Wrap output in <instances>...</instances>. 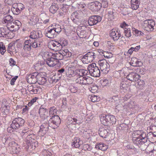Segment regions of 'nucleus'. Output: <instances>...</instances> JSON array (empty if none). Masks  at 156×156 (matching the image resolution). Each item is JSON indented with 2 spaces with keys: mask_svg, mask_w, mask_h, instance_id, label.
Instances as JSON below:
<instances>
[{
  "mask_svg": "<svg viewBox=\"0 0 156 156\" xmlns=\"http://www.w3.org/2000/svg\"><path fill=\"white\" fill-rule=\"evenodd\" d=\"M88 72L87 70L83 69H78L75 70L76 77L83 76L87 74Z\"/></svg>",
  "mask_w": 156,
  "mask_h": 156,
  "instance_id": "28",
  "label": "nucleus"
},
{
  "mask_svg": "<svg viewBox=\"0 0 156 156\" xmlns=\"http://www.w3.org/2000/svg\"><path fill=\"white\" fill-rule=\"evenodd\" d=\"M75 82L82 86L87 85L92 83L93 80L90 77L80 76L77 77Z\"/></svg>",
  "mask_w": 156,
  "mask_h": 156,
  "instance_id": "1",
  "label": "nucleus"
},
{
  "mask_svg": "<svg viewBox=\"0 0 156 156\" xmlns=\"http://www.w3.org/2000/svg\"><path fill=\"white\" fill-rule=\"evenodd\" d=\"M66 75L70 78L73 77H76L75 71H74L71 67L69 68L66 72Z\"/></svg>",
  "mask_w": 156,
  "mask_h": 156,
  "instance_id": "34",
  "label": "nucleus"
},
{
  "mask_svg": "<svg viewBox=\"0 0 156 156\" xmlns=\"http://www.w3.org/2000/svg\"><path fill=\"white\" fill-rule=\"evenodd\" d=\"M83 150L84 151L88 150L90 151L92 149V146L88 144H85L83 145L82 147Z\"/></svg>",
  "mask_w": 156,
  "mask_h": 156,
  "instance_id": "49",
  "label": "nucleus"
},
{
  "mask_svg": "<svg viewBox=\"0 0 156 156\" xmlns=\"http://www.w3.org/2000/svg\"><path fill=\"white\" fill-rule=\"evenodd\" d=\"M48 46L50 49L55 51H58L61 48V45L59 43L53 41L48 43Z\"/></svg>",
  "mask_w": 156,
  "mask_h": 156,
  "instance_id": "9",
  "label": "nucleus"
},
{
  "mask_svg": "<svg viewBox=\"0 0 156 156\" xmlns=\"http://www.w3.org/2000/svg\"><path fill=\"white\" fill-rule=\"evenodd\" d=\"M96 57V55L94 52H89L83 57V59L85 60L86 63L92 62Z\"/></svg>",
  "mask_w": 156,
  "mask_h": 156,
  "instance_id": "10",
  "label": "nucleus"
},
{
  "mask_svg": "<svg viewBox=\"0 0 156 156\" xmlns=\"http://www.w3.org/2000/svg\"><path fill=\"white\" fill-rule=\"evenodd\" d=\"M83 13L81 11H77L74 12L73 14V16H74L76 18L80 19L82 16Z\"/></svg>",
  "mask_w": 156,
  "mask_h": 156,
  "instance_id": "40",
  "label": "nucleus"
},
{
  "mask_svg": "<svg viewBox=\"0 0 156 156\" xmlns=\"http://www.w3.org/2000/svg\"><path fill=\"white\" fill-rule=\"evenodd\" d=\"M110 36L114 41H117L121 37V35L119 31L113 29L111 31Z\"/></svg>",
  "mask_w": 156,
  "mask_h": 156,
  "instance_id": "18",
  "label": "nucleus"
},
{
  "mask_svg": "<svg viewBox=\"0 0 156 156\" xmlns=\"http://www.w3.org/2000/svg\"><path fill=\"white\" fill-rule=\"evenodd\" d=\"M52 56L55 58V59H57L58 61L59 60L62 59L63 58L62 54L60 52V50L58 52L53 53Z\"/></svg>",
  "mask_w": 156,
  "mask_h": 156,
  "instance_id": "37",
  "label": "nucleus"
},
{
  "mask_svg": "<svg viewBox=\"0 0 156 156\" xmlns=\"http://www.w3.org/2000/svg\"><path fill=\"white\" fill-rule=\"evenodd\" d=\"M139 5L140 4H138L137 3L136 4L131 2V8L133 10L137 9L139 8Z\"/></svg>",
  "mask_w": 156,
  "mask_h": 156,
  "instance_id": "64",
  "label": "nucleus"
},
{
  "mask_svg": "<svg viewBox=\"0 0 156 156\" xmlns=\"http://www.w3.org/2000/svg\"><path fill=\"white\" fill-rule=\"evenodd\" d=\"M12 19V16L9 15H7L3 18L2 22L3 23L8 24L11 22V20Z\"/></svg>",
  "mask_w": 156,
  "mask_h": 156,
  "instance_id": "38",
  "label": "nucleus"
},
{
  "mask_svg": "<svg viewBox=\"0 0 156 156\" xmlns=\"http://www.w3.org/2000/svg\"><path fill=\"white\" fill-rule=\"evenodd\" d=\"M137 82V88L140 90H142L144 89L145 86V82L143 80H140L138 79Z\"/></svg>",
  "mask_w": 156,
  "mask_h": 156,
  "instance_id": "35",
  "label": "nucleus"
},
{
  "mask_svg": "<svg viewBox=\"0 0 156 156\" xmlns=\"http://www.w3.org/2000/svg\"><path fill=\"white\" fill-rule=\"evenodd\" d=\"M83 133L87 138H89L90 137V135L91 134V131L90 129H87L86 130H84Z\"/></svg>",
  "mask_w": 156,
  "mask_h": 156,
  "instance_id": "47",
  "label": "nucleus"
},
{
  "mask_svg": "<svg viewBox=\"0 0 156 156\" xmlns=\"http://www.w3.org/2000/svg\"><path fill=\"white\" fill-rule=\"evenodd\" d=\"M36 80L37 82L40 85L45 84L46 82V80L44 73H38Z\"/></svg>",
  "mask_w": 156,
  "mask_h": 156,
  "instance_id": "17",
  "label": "nucleus"
},
{
  "mask_svg": "<svg viewBox=\"0 0 156 156\" xmlns=\"http://www.w3.org/2000/svg\"><path fill=\"white\" fill-rule=\"evenodd\" d=\"M15 32L6 29L5 37L9 39L12 38L15 36Z\"/></svg>",
  "mask_w": 156,
  "mask_h": 156,
  "instance_id": "29",
  "label": "nucleus"
},
{
  "mask_svg": "<svg viewBox=\"0 0 156 156\" xmlns=\"http://www.w3.org/2000/svg\"><path fill=\"white\" fill-rule=\"evenodd\" d=\"M58 8L55 5H52L50 7L49 11L52 13H55L58 10Z\"/></svg>",
  "mask_w": 156,
  "mask_h": 156,
  "instance_id": "43",
  "label": "nucleus"
},
{
  "mask_svg": "<svg viewBox=\"0 0 156 156\" xmlns=\"http://www.w3.org/2000/svg\"><path fill=\"white\" fill-rule=\"evenodd\" d=\"M115 11L112 9H108L107 10L106 16L109 20H112L114 19L115 12Z\"/></svg>",
  "mask_w": 156,
  "mask_h": 156,
  "instance_id": "22",
  "label": "nucleus"
},
{
  "mask_svg": "<svg viewBox=\"0 0 156 156\" xmlns=\"http://www.w3.org/2000/svg\"><path fill=\"white\" fill-rule=\"evenodd\" d=\"M52 55L53 53H52L45 51L43 53L42 57L44 59H46L47 60L48 58H50V57L51 56H52Z\"/></svg>",
  "mask_w": 156,
  "mask_h": 156,
  "instance_id": "45",
  "label": "nucleus"
},
{
  "mask_svg": "<svg viewBox=\"0 0 156 156\" xmlns=\"http://www.w3.org/2000/svg\"><path fill=\"white\" fill-rule=\"evenodd\" d=\"M98 52L100 53H102L103 54V55L106 58H110L112 57L113 56L112 54L110 52H103V51H101L100 50H98Z\"/></svg>",
  "mask_w": 156,
  "mask_h": 156,
  "instance_id": "39",
  "label": "nucleus"
},
{
  "mask_svg": "<svg viewBox=\"0 0 156 156\" xmlns=\"http://www.w3.org/2000/svg\"><path fill=\"white\" fill-rule=\"evenodd\" d=\"M38 99V98L37 97H35L33 98L31 100L29 101L27 105L29 106H31L32 105H33L34 103Z\"/></svg>",
  "mask_w": 156,
  "mask_h": 156,
  "instance_id": "59",
  "label": "nucleus"
},
{
  "mask_svg": "<svg viewBox=\"0 0 156 156\" xmlns=\"http://www.w3.org/2000/svg\"><path fill=\"white\" fill-rule=\"evenodd\" d=\"M49 123H52L55 127H58L61 123V119L57 115H54L51 118L49 121Z\"/></svg>",
  "mask_w": 156,
  "mask_h": 156,
  "instance_id": "12",
  "label": "nucleus"
},
{
  "mask_svg": "<svg viewBox=\"0 0 156 156\" xmlns=\"http://www.w3.org/2000/svg\"><path fill=\"white\" fill-rule=\"evenodd\" d=\"M100 121L104 126H108V121L107 120V115H101L100 116Z\"/></svg>",
  "mask_w": 156,
  "mask_h": 156,
  "instance_id": "33",
  "label": "nucleus"
},
{
  "mask_svg": "<svg viewBox=\"0 0 156 156\" xmlns=\"http://www.w3.org/2000/svg\"><path fill=\"white\" fill-rule=\"evenodd\" d=\"M150 132L153 133L154 135H156V126L151 125L149 127Z\"/></svg>",
  "mask_w": 156,
  "mask_h": 156,
  "instance_id": "54",
  "label": "nucleus"
},
{
  "mask_svg": "<svg viewBox=\"0 0 156 156\" xmlns=\"http://www.w3.org/2000/svg\"><path fill=\"white\" fill-rule=\"evenodd\" d=\"M12 11L13 14L16 15L18 14L21 12V11L18 8V7H17L16 5H14V4H13L12 5Z\"/></svg>",
  "mask_w": 156,
  "mask_h": 156,
  "instance_id": "44",
  "label": "nucleus"
},
{
  "mask_svg": "<svg viewBox=\"0 0 156 156\" xmlns=\"http://www.w3.org/2000/svg\"><path fill=\"white\" fill-rule=\"evenodd\" d=\"M88 8L94 12H98L101 7V3L98 1L92 2L87 5Z\"/></svg>",
  "mask_w": 156,
  "mask_h": 156,
  "instance_id": "7",
  "label": "nucleus"
},
{
  "mask_svg": "<svg viewBox=\"0 0 156 156\" xmlns=\"http://www.w3.org/2000/svg\"><path fill=\"white\" fill-rule=\"evenodd\" d=\"M98 133L99 135L103 138H106L108 135V131L104 127H100Z\"/></svg>",
  "mask_w": 156,
  "mask_h": 156,
  "instance_id": "30",
  "label": "nucleus"
},
{
  "mask_svg": "<svg viewBox=\"0 0 156 156\" xmlns=\"http://www.w3.org/2000/svg\"><path fill=\"white\" fill-rule=\"evenodd\" d=\"M125 35L127 37H129L131 36V30L130 28H126L124 30Z\"/></svg>",
  "mask_w": 156,
  "mask_h": 156,
  "instance_id": "48",
  "label": "nucleus"
},
{
  "mask_svg": "<svg viewBox=\"0 0 156 156\" xmlns=\"http://www.w3.org/2000/svg\"><path fill=\"white\" fill-rule=\"evenodd\" d=\"M60 52L62 54L63 57L66 58L70 57L71 56V53L69 52L67 49H65L64 50H60Z\"/></svg>",
  "mask_w": 156,
  "mask_h": 156,
  "instance_id": "36",
  "label": "nucleus"
},
{
  "mask_svg": "<svg viewBox=\"0 0 156 156\" xmlns=\"http://www.w3.org/2000/svg\"><path fill=\"white\" fill-rule=\"evenodd\" d=\"M130 63L131 66L135 67L140 66L142 65L141 61H139L136 58L134 57L132 58Z\"/></svg>",
  "mask_w": 156,
  "mask_h": 156,
  "instance_id": "23",
  "label": "nucleus"
},
{
  "mask_svg": "<svg viewBox=\"0 0 156 156\" xmlns=\"http://www.w3.org/2000/svg\"><path fill=\"white\" fill-rule=\"evenodd\" d=\"M134 33L135 35L137 36H143L144 34L143 32L137 29H135L134 30Z\"/></svg>",
  "mask_w": 156,
  "mask_h": 156,
  "instance_id": "53",
  "label": "nucleus"
},
{
  "mask_svg": "<svg viewBox=\"0 0 156 156\" xmlns=\"http://www.w3.org/2000/svg\"><path fill=\"white\" fill-rule=\"evenodd\" d=\"M38 74L37 72L30 74L28 77V81L31 83H34L36 82V80H37Z\"/></svg>",
  "mask_w": 156,
  "mask_h": 156,
  "instance_id": "26",
  "label": "nucleus"
},
{
  "mask_svg": "<svg viewBox=\"0 0 156 156\" xmlns=\"http://www.w3.org/2000/svg\"><path fill=\"white\" fill-rule=\"evenodd\" d=\"M95 148L103 151H105L108 148V146L103 143L100 142L97 143Z\"/></svg>",
  "mask_w": 156,
  "mask_h": 156,
  "instance_id": "25",
  "label": "nucleus"
},
{
  "mask_svg": "<svg viewBox=\"0 0 156 156\" xmlns=\"http://www.w3.org/2000/svg\"><path fill=\"white\" fill-rule=\"evenodd\" d=\"M74 32L70 28H69L65 30V33L67 36H69L74 34Z\"/></svg>",
  "mask_w": 156,
  "mask_h": 156,
  "instance_id": "56",
  "label": "nucleus"
},
{
  "mask_svg": "<svg viewBox=\"0 0 156 156\" xmlns=\"http://www.w3.org/2000/svg\"><path fill=\"white\" fill-rule=\"evenodd\" d=\"M107 120L108 121V126H110L115 124L116 121L115 117L112 115H107Z\"/></svg>",
  "mask_w": 156,
  "mask_h": 156,
  "instance_id": "27",
  "label": "nucleus"
},
{
  "mask_svg": "<svg viewBox=\"0 0 156 156\" xmlns=\"http://www.w3.org/2000/svg\"><path fill=\"white\" fill-rule=\"evenodd\" d=\"M46 62L48 66L53 67L58 63L59 61L55 59V58H48L46 60Z\"/></svg>",
  "mask_w": 156,
  "mask_h": 156,
  "instance_id": "20",
  "label": "nucleus"
},
{
  "mask_svg": "<svg viewBox=\"0 0 156 156\" xmlns=\"http://www.w3.org/2000/svg\"><path fill=\"white\" fill-rule=\"evenodd\" d=\"M87 34V33L86 31L85 30H83L80 31L78 36L80 39L82 38L85 39L86 37Z\"/></svg>",
  "mask_w": 156,
  "mask_h": 156,
  "instance_id": "41",
  "label": "nucleus"
},
{
  "mask_svg": "<svg viewBox=\"0 0 156 156\" xmlns=\"http://www.w3.org/2000/svg\"><path fill=\"white\" fill-rule=\"evenodd\" d=\"M6 29L3 27H0V37H4Z\"/></svg>",
  "mask_w": 156,
  "mask_h": 156,
  "instance_id": "63",
  "label": "nucleus"
},
{
  "mask_svg": "<svg viewBox=\"0 0 156 156\" xmlns=\"http://www.w3.org/2000/svg\"><path fill=\"white\" fill-rule=\"evenodd\" d=\"M61 45V48L62 46H65L68 44V42L64 38H62L60 41V43H59Z\"/></svg>",
  "mask_w": 156,
  "mask_h": 156,
  "instance_id": "52",
  "label": "nucleus"
},
{
  "mask_svg": "<svg viewBox=\"0 0 156 156\" xmlns=\"http://www.w3.org/2000/svg\"><path fill=\"white\" fill-rule=\"evenodd\" d=\"M98 64L101 72L104 73H107L109 71L110 65L105 59H102L99 61Z\"/></svg>",
  "mask_w": 156,
  "mask_h": 156,
  "instance_id": "5",
  "label": "nucleus"
},
{
  "mask_svg": "<svg viewBox=\"0 0 156 156\" xmlns=\"http://www.w3.org/2000/svg\"><path fill=\"white\" fill-rule=\"evenodd\" d=\"M21 25V22L18 20H16L14 22H11L7 24L6 25L7 29L16 31L19 29Z\"/></svg>",
  "mask_w": 156,
  "mask_h": 156,
  "instance_id": "6",
  "label": "nucleus"
},
{
  "mask_svg": "<svg viewBox=\"0 0 156 156\" xmlns=\"http://www.w3.org/2000/svg\"><path fill=\"white\" fill-rule=\"evenodd\" d=\"M155 21L152 20H148L144 21L143 23V27L144 30L147 31H153L155 26Z\"/></svg>",
  "mask_w": 156,
  "mask_h": 156,
  "instance_id": "3",
  "label": "nucleus"
},
{
  "mask_svg": "<svg viewBox=\"0 0 156 156\" xmlns=\"http://www.w3.org/2000/svg\"><path fill=\"white\" fill-rule=\"evenodd\" d=\"M55 35L54 30L51 27H49L46 30L45 35L48 37L50 38H53L55 36Z\"/></svg>",
  "mask_w": 156,
  "mask_h": 156,
  "instance_id": "19",
  "label": "nucleus"
},
{
  "mask_svg": "<svg viewBox=\"0 0 156 156\" xmlns=\"http://www.w3.org/2000/svg\"><path fill=\"white\" fill-rule=\"evenodd\" d=\"M39 113L41 117L45 118L48 114V110L43 108L42 106H41L39 109Z\"/></svg>",
  "mask_w": 156,
  "mask_h": 156,
  "instance_id": "31",
  "label": "nucleus"
},
{
  "mask_svg": "<svg viewBox=\"0 0 156 156\" xmlns=\"http://www.w3.org/2000/svg\"><path fill=\"white\" fill-rule=\"evenodd\" d=\"M14 4L16 5L17 7H18V8L21 12L25 8L24 5L21 3H14Z\"/></svg>",
  "mask_w": 156,
  "mask_h": 156,
  "instance_id": "57",
  "label": "nucleus"
},
{
  "mask_svg": "<svg viewBox=\"0 0 156 156\" xmlns=\"http://www.w3.org/2000/svg\"><path fill=\"white\" fill-rule=\"evenodd\" d=\"M9 149L12 154H17L18 152V144L14 141H12L9 144Z\"/></svg>",
  "mask_w": 156,
  "mask_h": 156,
  "instance_id": "14",
  "label": "nucleus"
},
{
  "mask_svg": "<svg viewBox=\"0 0 156 156\" xmlns=\"http://www.w3.org/2000/svg\"><path fill=\"white\" fill-rule=\"evenodd\" d=\"M41 88L36 85H30L27 86V90L32 94H36L39 92Z\"/></svg>",
  "mask_w": 156,
  "mask_h": 156,
  "instance_id": "11",
  "label": "nucleus"
},
{
  "mask_svg": "<svg viewBox=\"0 0 156 156\" xmlns=\"http://www.w3.org/2000/svg\"><path fill=\"white\" fill-rule=\"evenodd\" d=\"M37 33L34 31H32L30 33V37L32 39H35L37 38L38 37L37 35Z\"/></svg>",
  "mask_w": 156,
  "mask_h": 156,
  "instance_id": "60",
  "label": "nucleus"
},
{
  "mask_svg": "<svg viewBox=\"0 0 156 156\" xmlns=\"http://www.w3.org/2000/svg\"><path fill=\"white\" fill-rule=\"evenodd\" d=\"M5 47L3 43L2 42L0 43V53L2 55H3L6 52Z\"/></svg>",
  "mask_w": 156,
  "mask_h": 156,
  "instance_id": "42",
  "label": "nucleus"
},
{
  "mask_svg": "<svg viewBox=\"0 0 156 156\" xmlns=\"http://www.w3.org/2000/svg\"><path fill=\"white\" fill-rule=\"evenodd\" d=\"M87 69L92 76L98 77L100 76V70L95 63H92L89 65Z\"/></svg>",
  "mask_w": 156,
  "mask_h": 156,
  "instance_id": "2",
  "label": "nucleus"
},
{
  "mask_svg": "<svg viewBox=\"0 0 156 156\" xmlns=\"http://www.w3.org/2000/svg\"><path fill=\"white\" fill-rule=\"evenodd\" d=\"M49 125L47 123H43L40 127L38 135L40 136H43L47 133L48 130Z\"/></svg>",
  "mask_w": 156,
  "mask_h": 156,
  "instance_id": "8",
  "label": "nucleus"
},
{
  "mask_svg": "<svg viewBox=\"0 0 156 156\" xmlns=\"http://www.w3.org/2000/svg\"><path fill=\"white\" fill-rule=\"evenodd\" d=\"M57 109L55 107H51L49 110L50 115H53L56 114Z\"/></svg>",
  "mask_w": 156,
  "mask_h": 156,
  "instance_id": "61",
  "label": "nucleus"
},
{
  "mask_svg": "<svg viewBox=\"0 0 156 156\" xmlns=\"http://www.w3.org/2000/svg\"><path fill=\"white\" fill-rule=\"evenodd\" d=\"M32 42L30 40L26 41L24 43L23 49L25 51H29L31 49Z\"/></svg>",
  "mask_w": 156,
  "mask_h": 156,
  "instance_id": "32",
  "label": "nucleus"
},
{
  "mask_svg": "<svg viewBox=\"0 0 156 156\" xmlns=\"http://www.w3.org/2000/svg\"><path fill=\"white\" fill-rule=\"evenodd\" d=\"M24 122V120L21 118H16L12 121L11 126L13 129H16L22 126Z\"/></svg>",
  "mask_w": 156,
  "mask_h": 156,
  "instance_id": "4",
  "label": "nucleus"
},
{
  "mask_svg": "<svg viewBox=\"0 0 156 156\" xmlns=\"http://www.w3.org/2000/svg\"><path fill=\"white\" fill-rule=\"evenodd\" d=\"M72 146L76 148H79L80 145L82 144L83 141L81 140L79 138L76 137L73 140Z\"/></svg>",
  "mask_w": 156,
  "mask_h": 156,
  "instance_id": "24",
  "label": "nucleus"
},
{
  "mask_svg": "<svg viewBox=\"0 0 156 156\" xmlns=\"http://www.w3.org/2000/svg\"><path fill=\"white\" fill-rule=\"evenodd\" d=\"M99 97L94 95H92L90 98V100L93 102H96L100 100Z\"/></svg>",
  "mask_w": 156,
  "mask_h": 156,
  "instance_id": "51",
  "label": "nucleus"
},
{
  "mask_svg": "<svg viewBox=\"0 0 156 156\" xmlns=\"http://www.w3.org/2000/svg\"><path fill=\"white\" fill-rule=\"evenodd\" d=\"M14 46L9 45L7 49V51L8 52L11 53L14 52L15 51Z\"/></svg>",
  "mask_w": 156,
  "mask_h": 156,
  "instance_id": "58",
  "label": "nucleus"
},
{
  "mask_svg": "<svg viewBox=\"0 0 156 156\" xmlns=\"http://www.w3.org/2000/svg\"><path fill=\"white\" fill-rule=\"evenodd\" d=\"M132 136L133 140L134 139H136L139 138H145L147 136L146 133L143 131L137 130L133 132L132 134Z\"/></svg>",
  "mask_w": 156,
  "mask_h": 156,
  "instance_id": "13",
  "label": "nucleus"
},
{
  "mask_svg": "<svg viewBox=\"0 0 156 156\" xmlns=\"http://www.w3.org/2000/svg\"><path fill=\"white\" fill-rule=\"evenodd\" d=\"M147 137L145 138H139L136 139H135L133 140V142L134 144L137 145H142L147 141Z\"/></svg>",
  "mask_w": 156,
  "mask_h": 156,
  "instance_id": "21",
  "label": "nucleus"
},
{
  "mask_svg": "<svg viewBox=\"0 0 156 156\" xmlns=\"http://www.w3.org/2000/svg\"><path fill=\"white\" fill-rule=\"evenodd\" d=\"M53 28L54 30L55 33H58L60 32L61 30V26L58 24L55 25V27H53Z\"/></svg>",
  "mask_w": 156,
  "mask_h": 156,
  "instance_id": "55",
  "label": "nucleus"
},
{
  "mask_svg": "<svg viewBox=\"0 0 156 156\" xmlns=\"http://www.w3.org/2000/svg\"><path fill=\"white\" fill-rule=\"evenodd\" d=\"M101 18L100 16H93L90 17L89 19L88 23L90 26L96 24L99 22L101 21Z\"/></svg>",
  "mask_w": 156,
  "mask_h": 156,
  "instance_id": "16",
  "label": "nucleus"
},
{
  "mask_svg": "<svg viewBox=\"0 0 156 156\" xmlns=\"http://www.w3.org/2000/svg\"><path fill=\"white\" fill-rule=\"evenodd\" d=\"M140 76L136 73L132 72L126 76L127 80L132 81H136V80L140 78Z\"/></svg>",
  "mask_w": 156,
  "mask_h": 156,
  "instance_id": "15",
  "label": "nucleus"
},
{
  "mask_svg": "<svg viewBox=\"0 0 156 156\" xmlns=\"http://www.w3.org/2000/svg\"><path fill=\"white\" fill-rule=\"evenodd\" d=\"M109 83V81L108 80L104 79L101 81V84L103 86H108Z\"/></svg>",
  "mask_w": 156,
  "mask_h": 156,
  "instance_id": "62",
  "label": "nucleus"
},
{
  "mask_svg": "<svg viewBox=\"0 0 156 156\" xmlns=\"http://www.w3.org/2000/svg\"><path fill=\"white\" fill-rule=\"evenodd\" d=\"M31 135H28L26 138V143L27 144H33L32 143L34 142L33 141H34V140L32 138Z\"/></svg>",
  "mask_w": 156,
  "mask_h": 156,
  "instance_id": "50",
  "label": "nucleus"
},
{
  "mask_svg": "<svg viewBox=\"0 0 156 156\" xmlns=\"http://www.w3.org/2000/svg\"><path fill=\"white\" fill-rule=\"evenodd\" d=\"M128 69L126 68H123L122 69L119 70L120 74L121 77H123L126 76L127 72L128 71Z\"/></svg>",
  "mask_w": 156,
  "mask_h": 156,
  "instance_id": "46",
  "label": "nucleus"
}]
</instances>
